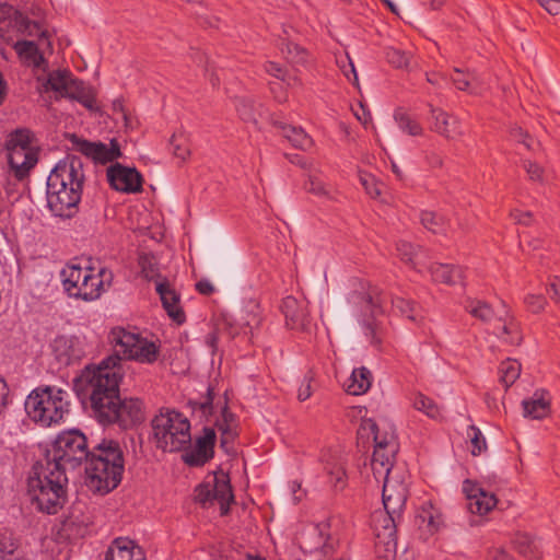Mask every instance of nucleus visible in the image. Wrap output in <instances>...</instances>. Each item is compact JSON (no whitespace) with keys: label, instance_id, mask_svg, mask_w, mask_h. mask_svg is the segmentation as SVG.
I'll return each mask as SVG.
<instances>
[{"label":"nucleus","instance_id":"f257e3e1","mask_svg":"<svg viewBox=\"0 0 560 560\" xmlns=\"http://www.w3.org/2000/svg\"><path fill=\"white\" fill-rule=\"evenodd\" d=\"M121 378V357L113 354L96 366H86L74 380L79 399L85 407H90L96 420L102 411L114 406L115 399H118Z\"/></svg>","mask_w":560,"mask_h":560},{"label":"nucleus","instance_id":"f03ea898","mask_svg":"<svg viewBox=\"0 0 560 560\" xmlns=\"http://www.w3.org/2000/svg\"><path fill=\"white\" fill-rule=\"evenodd\" d=\"M85 175L81 158L67 154L47 178V205L60 218L70 219L79 210Z\"/></svg>","mask_w":560,"mask_h":560},{"label":"nucleus","instance_id":"7ed1b4c3","mask_svg":"<svg viewBox=\"0 0 560 560\" xmlns=\"http://www.w3.org/2000/svg\"><path fill=\"white\" fill-rule=\"evenodd\" d=\"M27 493L39 512L57 514L68 501V477L65 469L49 462H36L27 478Z\"/></svg>","mask_w":560,"mask_h":560},{"label":"nucleus","instance_id":"20e7f679","mask_svg":"<svg viewBox=\"0 0 560 560\" xmlns=\"http://www.w3.org/2000/svg\"><path fill=\"white\" fill-rule=\"evenodd\" d=\"M85 464L86 485L91 490L106 494L120 483L124 454L118 442L103 440L90 451Z\"/></svg>","mask_w":560,"mask_h":560},{"label":"nucleus","instance_id":"39448f33","mask_svg":"<svg viewBox=\"0 0 560 560\" xmlns=\"http://www.w3.org/2000/svg\"><path fill=\"white\" fill-rule=\"evenodd\" d=\"M65 292L73 299L92 302L101 298L105 284L110 285L113 275L106 268L96 270L90 259H73L61 272Z\"/></svg>","mask_w":560,"mask_h":560},{"label":"nucleus","instance_id":"423d86ee","mask_svg":"<svg viewBox=\"0 0 560 560\" xmlns=\"http://www.w3.org/2000/svg\"><path fill=\"white\" fill-rule=\"evenodd\" d=\"M69 393L57 386H38L25 399L24 409L28 418L42 427H51L63 421L69 412Z\"/></svg>","mask_w":560,"mask_h":560},{"label":"nucleus","instance_id":"0eeeda50","mask_svg":"<svg viewBox=\"0 0 560 560\" xmlns=\"http://www.w3.org/2000/svg\"><path fill=\"white\" fill-rule=\"evenodd\" d=\"M151 430L153 444L163 452H180L190 445V421L175 409H160L151 420Z\"/></svg>","mask_w":560,"mask_h":560},{"label":"nucleus","instance_id":"6e6552de","mask_svg":"<svg viewBox=\"0 0 560 560\" xmlns=\"http://www.w3.org/2000/svg\"><path fill=\"white\" fill-rule=\"evenodd\" d=\"M90 451L88 439L80 430H67L57 435L44 460L60 469H73L86 462Z\"/></svg>","mask_w":560,"mask_h":560},{"label":"nucleus","instance_id":"1a4fd4ad","mask_svg":"<svg viewBox=\"0 0 560 560\" xmlns=\"http://www.w3.org/2000/svg\"><path fill=\"white\" fill-rule=\"evenodd\" d=\"M108 340L126 359L139 363L152 364L160 355L159 345L122 327H114L108 334Z\"/></svg>","mask_w":560,"mask_h":560},{"label":"nucleus","instance_id":"9d476101","mask_svg":"<svg viewBox=\"0 0 560 560\" xmlns=\"http://www.w3.org/2000/svg\"><path fill=\"white\" fill-rule=\"evenodd\" d=\"M97 421L102 424H118L124 430L140 425L145 420V407L139 398L115 399L114 406L101 412Z\"/></svg>","mask_w":560,"mask_h":560},{"label":"nucleus","instance_id":"9b49d317","mask_svg":"<svg viewBox=\"0 0 560 560\" xmlns=\"http://www.w3.org/2000/svg\"><path fill=\"white\" fill-rule=\"evenodd\" d=\"M69 141L72 149L80 152L94 163L107 164L121 156L120 145L116 139H112L109 145L101 141H90L74 133L70 135Z\"/></svg>","mask_w":560,"mask_h":560},{"label":"nucleus","instance_id":"f8f14e48","mask_svg":"<svg viewBox=\"0 0 560 560\" xmlns=\"http://www.w3.org/2000/svg\"><path fill=\"white\" fill-rule=\"evenodd\" d=\"M402 520V514H393L385 509L375 511L372 514L371 526L378 541L386 546V550L396 549L397 528Z\"/></svg>","mask_w":560,"mask_h":560},{"label":"nucleus","instance_id":"ddd939ff","mask_svg":"<svg viewBox=\"0 0 560 560\" xmlns=\"http://www.w3.org/2000/svg\"><path fill=\"white\" fill-rule=\"evenodd\" d=\"M107 179L110 187L126 194L140 192L143 177L135 167H127L115 163L107 168Z\"/></svg>","mask_w":560,"mask_h":560},{"label":"nucleus","instance_id":"4468645a","mask_svg":"<svg viewBox=\"0 0 560 560\" xmlns=\"http://www.w3.org/2000/svg\"><path fill=\"white\" fill-rule=\"evenodd\" d=\"M217 441L215 431L212 428H205L203 434L196 440L195 446L185 448L183 462L190 467H201L214 456Z\"/></svg>","mask_w":560,"mask_h":560},{"label":"nucleus","instance_id":"2eb2a0df","mask_svg":"<svg viewBox=\"0 0 560 560\" xmlns=\"http://www.w3.org/2000/svg\"><path fill=\"white\" fill-rule=\"evenodd\" d=\"M463 492L467 499V509L472 514L485 515L498 503L493 493L485 491L479 483L470 479L464 480Z\"/></svg>","mask_w":560,"mask_h":560},{"label":"nucleus","instance_id":"dca6fc26","mask_svg":"<svg viewBox=\"0 0 560 560\" xmlns=\"http://www.w3.org/2000/svg\"><path fill=\"white\" fill-rule=\"evenodd\" d=\"M384 485L382 491V501L385 510L393 514L400 513L404 515L406 502L408 498V488L402 481L395 480L389 475H383Z\"/></svg>","mask_w":560,"mask_h":560},{"label":"nucleus","instance_id":"f3484780","mask_svg":"<svg viewBox=\"0 0 560 560\" xmlns=\"http://www.w3.org/2000/svg\"><path fill=\"white\" fill-rule=\"evenodd\" d=\"M13 27L21 33L28 32L30 27L39 30V23L31 21L28 18L13 10L11 5L0 8V37L8 44L12 40L9 30Z\"/></svg>","mask_w":560,"mask_h":560},{"label":"nucleus","instance_id":"a211bd4d","mask_svg":"<svg viewBox=\"0 0 560 560\" xmlns=\"http://www.w3.org/2000/svg\"><path fill=\"white\" fill-rule=\"evenodd\" d=\"M51 349L58 363L66 366L80 361L84 355L81 341L72 336H57Z\"/></svg>","mask_w":560,"mask_h":560},{"label":"nucleus","instance_id":"6ab92c4d","mask_svg":"<svg viewBox=\"0 0 560 560\" xmlns=\"http://www.w3.org/2000/svg\"><path fill=\"white\" fill-rule=\"evenodd\" d=\"M8 163L16 179L23 180L36 165L37 153L33 148H8Z\"/></svg>","mask_w":560,"mask_h":560},{"label":"nucleus","instance_id":"aec40b11","mask_svg":"<svg viewBox=\"0 0 560 560\" xmlns=\"http://www.w3.org/2000/svg\"><path fill=\"white\" fill-rule=\"evenodd\" d=\"M156 293L160 295L163 308L167 315L177 324L182 325L186 320L185 312L180 306L179 294L171 287L168 280L163 278L156 282Z\"/></svg>","mask_w":560,"mask_h":560},{"label":"nucleus","instance_id":"412c9836","mask_svg":"<svg viewBox=\"0 0 560 560\" xmlns=\"http://www.w3.org/2000/svg\"><path fill=\"white\" fill-rule=\"evenodd\" d=\"M431 129L439 135L451 140L459 139L464 135L460 121L443 109L431 107Z\"/></svg>","mask_w":560,"mask_h":560},{"label":"nucleus","instance_id":"4be33fe9","mask_svg":"<svg viewBox=\"0 0 560 560\" xmlns=\"http://www.w3.org/2000/svg\"><path fill=\"white\" fill-rule=\"evenodd\" d=\"M105 560H147L145 553L133 540L118 537L108 547Z\"/></svg>","mask_w":560,"mask_h":560},{"label":"nucleus","instance_id":"5701e85b","mask_svg":"<svg viewBox=\"0 0 560 560\" xmlns=\"http://www.w3.org/2000/svg\"><path fill=\"white\" fill-rule=\"evenodd\" d=\"M211 486L213 499L220 503L221 515H226L230 512L231 503L234 502V494L229 476L224 472L214 474Z\"/></svg>","mask_w":560,"mask_h":560},{"label":"nucleus","instance_id":"b1692460","mask_svg":"<svg viewBox=\"0 0 560 560\" xmlns=\"http://www.w3.org/2000/svg\"><path fill=\"white\" fill-rule=\"evenodd\" d=\"M74 79L75 77L68 69L50 71L42 85V91H54L59 94L60 97L65 98Z\"/></svg>","mask_w":560,"mask_h":560},{"label":"nucleus","instance_id":"393cba45","mask_svg":"<svg viewBox=\"0 0 560 560\" xmlns=\"http://www.w3.org/2000/svg\"><path fill=\"white\" fill-rule=\"evenodd\" d=\"M89 525V517L75 515V509H73L61 522L60 533L69 540L82 538L86 535Z\"/></svg>","mask_w":560,"mask_h":560},{"label":"nucleus","instance_id":"a878e982","mask_svg":"<svg viewBox=\"0 0 560 560\" xmlns=\"http://www.w3.org/2000/svg\"><path fill=\"white\" fill-rule=\"evenodd\" d=\"M363 431H369L373 435L374 445H384L387 447V452H398L399 445L395 431L392 429L381 428L376 422L369 419L362 424Z\"/></svg>","mask_w":560,"mask_h":560},{"label":"nucleus","instance_id":"bb28decb","mask_svg":"<svg viewBox=\"0 0 560 560\" xmlns=\"http://www.w3.org/2000/svg\"><path fill=\"white\" fill-rule=\"evenodd\" d=\"M215 427L221 432V447L233 443L237 438V419L236 416L229 409L228 402L221 409V418L217 420Z\"/></svg>","mask_w":560,"mask_h":560},{"label":"nucleus","instance_id":"cd10ccee","mask_svg":"<svg viewBox=\"0 0 560 560\" xmlns=\"http://www.w3.org/2000/svg\"><path fill=\"white\" fill-rule=\"evenodd\" d=\"M65 98L77 101L91 112L98 109L96 105V96L93 89L86 85L82 80H79L77 78L70 85V89Z\"/></svg>","mask_w":560,"mask_h":560},{"label":"nucleus","instance_id":"c85d7f7f","mask_svg":"<svg viewBox=\"0 0 560 560\" xmlns=\"http://www.w3.org/2000/svg\"><path fill=\"white\" fill-rule=\"evenodd\" d=\"M65 98L77 101L91 112L98 109L96 105V96L93 89L86 85L82 80H79L77 78L70 85V89Z\"/></svg>","mask_w":560,"mask_h":560},{"label":"nucleus","instance_id":"c756f323","mask_svg":"<svg viewBox=\"0 0 560 560\" xmlns=\"http://www.w3.org/2000/svg\"><path fill=\"white\" fill-rule=\"evenodd\" d=\"M430 273L435 282L450 285L462 283L464 278V270L462 267L448 264H432L430 266Z\"/></svg>","mask_w":560,"mask_h":560},{"label":"nucleus","instance_id":"7c9ffc66","mask_svg":"<svg viewBox=\"0 0 560 560\" xmlns=\"http://www.w3.org/2000/svg\"><path fill=\"white\" fill-rule=\"evenodd\" d=\"M281 310L285 317L287 326H289L291 329H302L306 325V313L303 308L300 307L295 298H284L282 301Z\"/></svg>","mask_w":560,"mask_h":560},{"label":"nucleus","instance_id":"2f4dec72","mask_svg":"<svg viewBox=\"0 0 560 560\" xmlns=\"http://www.w3.org/2000/svg\"><path fill=\"white\" fill-rule=\"evenodd\" d=\"M396 454L397 452L388 453L387 447L382 444L374 445L371 466L373 475L376 479H378L383 475L392 474Z\"/></svg>","mask_w":560,"mask_h":560},{"label":"nucleus","instance_id":"473e14b6","mask_svg":"<svg viewBox=\"0 0 560 560\" xmlns=\"http://www.w3.org/2000/svg\"><path fill=\"white\" fill-rule=\"evenodd\" d=\"M280 135L285 138L294 148L306 150L312 147V138L301 127L287 125L283 122H275Z\"/></svg>","mask_w":560,"mask_h":560},{"label":"nucleus","instance_id":"72a5a7b5","mask_svg":"<svg viewBox=\"0 0 560 560\" xmlns=\"http://www.w3.org/2000/svg\"><path fill=\"white\" fill-rule=\"evenodd\" d=\"M416 518L419 527L425 528L430 534L438 532L442 524L441 513L431 502L421 505Z\"/></svg>","mask_w":560,"mask_h":560},{"label":"nucleus","instance_id":"f704fd0d","mask_svg":"<svg viewBox=\"0 0 560 560\" xmlns=\"http://www.w3.org/2000/svg\"><path fill=\"white\" fill-rule=\"evenodd\" d=\"M372 384V373L369 369L361 366L354 369L346 382V390L350 395H362L369 390Z\"/></svg>","mask_w":560,"mask_h":560},{"label":"nucleus","instance_id":"c9c22d12","mask_svg":"<svg viewBox=\"0 0 560 560\" xmlns=\"http://www.w3.org/2000/svg\"><path fill=\"white\" fill-rule=\"evenodd\" d=\"M522 406L524 417L532 419H542L550 411V401L544 397V394L538 392L533 397L524 399Z\"/></svg>","mask_w":560,"mask_h":560},{"label":"nucleus","instance_id":"e433bc0d","mask_svg":"<svg viewBox=\"0 0 560 560\" xmlns=\"http://www.w3.org/2000/svg\"><path fill=\"white\" fill-rule=\"evenodd\" d=\"M243 325L248 330H244V335L250 339L254 336V330L259 328L262 323V310L256 300H248L243 308Z\"/></svg>","mask_w":560,"mask_h":560},{"label":"nucleus","instance_id":"4c0bfd02","mask_svg":"<svg viewBox=\"0 0 560 560\" xmlns=\"http://www.w3.org/2000/svg\"><path fill=\"white\" fill-rule=\"evenodd\" d=\"M0 560H30L8 530L0 532Z\"/></svg>","mask_w":560,"mask_h":560},{"label":"nucleus","instance_id":"58836bf2","mask_svg":"<svg viewBox=\"0 0 560 560\" xmlns=\"http://www.w3.org/2000/svg\"><path fill=\"white\" fill-rule=\"evenodd\" d=\"M513 546L514 549L525 558L539 559L541 557L539 544L528 534H516L513 539Z\"/></svg>","mask_w":560,"mask_h":560},{"label":"nucleus","instance_id":"ea45409f","mask_svg":"<svg viewBox=\"0 0 560 560\" xmlns=\"http://www.w3.org/2000/svg\"><path fill=\"white\" fill-rule=\"evenodd\" d=\"M392 305L394 311L400 315L406 316L409 320L419 325H424V317L421 315V310L418 304L404 298H393Z\"/></svg>","mask_w":560,"mask_h":560},{"label":"nucleus","instance_id":"a19ab883","mask_svg":"<svg viewBox=\"0 0 560 560\" xmlns=\"http://www.w3.org/2000/svg\"><path fill=\"white\" fill-rule=\"evenodd\" d=\"M464 307L472 317L490 323L494 318V311L491 305L481 300L467 299Z\"/></svg>","mask_w":560,"mask_h":560},{"label":"nucleus","instance_id":"79ce46f5","mask_svg":"<svg viewBox=\"0 0 560 560\" xmlns=\"http://www.w3.org/2000/svg\"><path fill=\"white\" fill-rule=\"evenodd\" d=\"M521 375V363L514 359H506L499 365V378L505 389L511 387Z\"/></svg>","mask_w":560,"mask_h":560},{"label":"nucleus","instance_id":"37998d69","mask_svg":"<svg viewBox=\"0 0 560 560\" xmlns=\"http://www.w3.org/2000/svg\"><path fill=\"white\" fill-rule=\"evenodd\" d=\"M394 118L401 131L413 137L422 135L423 129L421 125L404 108L396 109Z\"/></svg>","mask_w":560,"mask_h":560},{"label":"nucleus","instance_id":"c03bdc74","mask_svg":"<svg viewBox=\"0 0 560 560\" xmlns=\"http://www.w3.org/2000/svg\"><path fill=\"white\" fill-rule=\"evenodd\" d=\"M386 296L377 288H373L362 298L363 307L370 311L372 317L383 314Z\"/></svg>","mask_w":560,"mask_h":560},{"label":"nucleus","instance_id":"a18cd8bd","mask_svg":"<svg viewBox=\"0 0 560 560\" xmlns=\"http://www.w3.org/2000/svg\"><path fill=\"white\" fill-rule=\"evenodd\" d=\"M141 275L148 281H156L161 278L159 264L152 254H141L138 259Z\"/></svg>","mask_w":560,"mask_h":560},{"label":"nucleus","instance_id":"49530a36","mask_svg":"<svg viewBox=\"0 0 560 560\" xmlns=\"http://www.w3.org/2000/svg\"><path fill=\"white\" fill-rule=\"evenodd\" d=\"M420 220L422 225L434 234H441L446 231V221L435 212L422 211Z\"/></svg>","mask_w":560,"mask_h":560},{"label":"nucleus","instance_id":"de8ad7c7","mask_svg":"<svg viewBox=\"0 0 560 560\" xmlns=\"http://www.w3.org/2000/svg\"><path fill=\"white\" fill-rule=\"evenodd\" d=\"M413 407L431 419H439L441 417V410L436 402L423 394H418L415 397Z\"/></svg>","mask_w":560,"mask_h":560},{"label":"nucleus","instance_id":"09e8293b","mask_svg":"<svg viewBox=\"0 0 560 560\" xmlns=\"http://www.w3.org/2000/svg\"><path fill=\"white\" fill-rule=\"evenodd\" d=\"M500 337H502L505 342L512 346H518L521 343L522 332L518 323L514 319L505 320L500 327Z\"/></svg>","mask_w":560,"mask_h":560},{"label":"nucleus","instance_id":"8fccbe9b","mask_svg":"<svg viewBox=\"0 0 560 560\" xmlns=\"http://www.w3.org/2000/svg\"><path fill=\"white\" fill-rule=\"evenodd\" d=\"M452 82L456 89L460 91H471V86L476 82V74L472 71H464L459 68H454L451 75Z\"/></svg>","mask_w":560,"mask_h":560},{"label":"nucleus","instance_id":"3c124183","mask_svg":"<svg viewBox=\"0 0 560 560\" xmlns=\"http://www.w3.org/2000/svg\"><path fill=\"white\" fill-rule=\"evenodd\" d=\"M467 436L470 440L471 454L474 456H478L487 451V442L479 428L474 424L469 425L467 430Z\"/></svg>","mask_w":560,"mask_h":560},{"label":"nucleus","instance_id":"603ef678","mask_svg":"<svg viewBox=\"0 0 560 560\" xmlns=\"http://www.w3.org/2000/svg\"><path fill=\"white\" fill-rule=\"evenodd\" d=\"M314 533H316L319 536V542L318 547H320L325 553L328 552V550L332 549V545L330 544V520H324L313 527Z\"/></svg>","mask_w":560,"mask_h":560},{"label":"nucleus","instance_id":"864d4df0","mask_svg":"<svg viewBox=\"0 0 560 560\" xmlns=\"http://www.w3.org/2000/svg\"><path fill=\"white\" fill-rule=\"evenodd\" d=\"M282 54L293 63H303L306 60V51L298 44L287 42L281 47Z\"/></svg>","mask_w":560,"mask_h":560},{"label":"nucleus","instance_id":"5fc2aeb1","mask_svg":"<svg viewBox=\"0 0 560 560\" xmlns=\"http://www.w3.org/2000/svg\"><path fill=\"white\" fill-rule=\"evenodd\" d=\"M384 55L387 62L395 68H405L409 63V56L398 48L392 46L385 47Z\"/></svg>","mask_w":560,"mask_h":560},{"label":"nucleus","instance_id":"6e6d98bb","mask_svg":"<svg viewBox=\"0 0 560 560\" xmlns=\"http://www.w3.org/2000/svg\"><path fill=\"white\" fill-rule=\"evenodd\" d=\"M13 48L20 57L27 60H35L38 56V47L32 40H18L13 44Z\"/></svg>","mask_w":560,"mask_h":560},{"label":"nucleus","instance_id":"4d7b16f0","mask_svg":"<svg viewBox=\"0 0 560 560\" xmlns=\"http://www.w3.org/2000/svg\"><path fill=\"white\" fill-rule=\"evenodd\" d=\"M329 482L335 490L341 491L347 486V474L341 465H334L328 469Z\"/></svg>","mask_w":560,"mask_h":560},{"label":"nucleus","instance_id":"13d9d810","mask_svg":"<svg viewBox=\"0 0 560 560\" xmlns=\"http://www.w3.org/2000/svg\"><path fill=\"white\" fill-rule=\"evenodd\" d=\"M236 110L242 120L246 122H256L254 103L249 100L242 98L236 105Z\"/></svg>","mask_w":560,"mask_h":560},{"label":"nucleus","instance_id":"bf43d9fd","mask_svg":"<svg viewBox=\"0 0 560 560\" xmlns=\"http://www.w3.org/2000/svg\"><path fill=\"white\" fill-rule=\"evenodd\" d=\"M170 145L173 151V154L183 161L186 160L190 153L186 140L182 136L174 135L171 138Z\"/></svg>","mask_w":560,"mask_h":560},{"label":"nucleus","instance_id":"052dcab7","mask_svg":"<svg viewBox=\"0 0 560 560\" xmlns=\"http://www.w3.org/2000/svg\"><path fill=\"white\" fill-rule=\"evenodd\" d=\"M360 183L364 187L368 195L376 198L381 195V187L376 178L369 173H360Z\"/></svg>","mask_w":560,"mask_h":560},{"label":"nucleus","instance_id":"680f3d73","mask_svg":"<svg viewBox=\"0 0 560 560\" xmlns=\"http://www.w3.org/2000/svg\"><path fill=\"white\" fill-rule=\"evenodd\" d=\"M211 481H206L200 485H198L195 488V500L196 502L206 505L207 503H212L214 501L213 499V491H211Z\"/></svg>","mask_w":560,"mask_h":560},{"label":"nucleus","instance_id":"e2e57ef3","mask_svg":"<svg viewBox=\"0 0 560 560\" xmlns=\"http://www.w3.org/2000/svg\"><path fill=\"white\" fill-rule=\"evenodd\" d=\"M524 303L529 312L538 314L544 311L547 301L542 294H527L524 298Z\"/></svg>","mask_w":560,"mask_h":560},{"label":"nucleus","instance_id":"0e129e2a","mask_svg":"<svg viewBox=\"0 0 560 560\" xmlns=\"http://www.w3.org/2000/svg\"><path fill=\"white\" fill-rule=\"evenodd\" d=\"M396 249H397V253H398V256L400 257V259L402 261H405L406 264H412L415 265V256H416V247L406 242V241H399L397 244H396Z\"/></svg>","mask_w":560,"mask_h":560},{"label":"nucleus","instance_id":"69168bd1","mask_svg":"<svg viewBox=\"0 0 560 560\" xmlns=\"http://www.w3.org/2000/svg\"><path fill=\"white\" fill-rule=\"evenodd\" d=\"M213 400H214V390L212 387H208L207 395L201 401L194 402V409L200 410L203 416H210L213 412Z\"/></svg>","mask_w":560,"mask_h":560},{"label":"nucleus","instance_id":"338daca9","mask_svg":"<svg viewBox=\"0 0 560 560\" xmlns=\"http://www.w3.org/2000/svg\"><path fill=\"white\" fill-rule=\"evenodd\" d=\"M31 147V137L27 130H16L12 133L11 139L8 143V148H18V147Z\"/></svg>","mask_w":560,"mask_h":560},{"label":"nucleus","instance_id":"774afa93","mask_svg":"<svg viewBox=\"0 0 560 560\" xmlns=\"http://www.w3.org/2000/svg\"><path fill=\"white\" fill-rule=\"evenodd\" d=\"M510 137L513 140L523 143L527 149H532L533 139L522 127H512L510 129Z\"/></svg>","mask_w":560,"mask_h":560}]
</instances>
